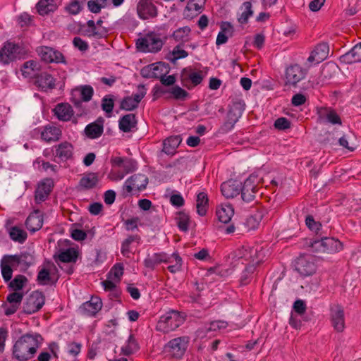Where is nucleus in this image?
<instances>
[{"label":"nucleus","instance_id":"obj_28","mask_svg":"<svg viewBox=\"0 0 361 361\" xmlns=\"http://www.w3.org/2000/svg\"><path fill=\"white\" fill-rule=\"evenodd\" d=\"M181 142L182 138L180 135H173L167 137L163 142V152L168 155H174Z\"/></svg>","mask_w":361,"mask_h":361},{"label":"nucleus","instance_id":"obj_21","mask_svg":"<svg viewBox=\"0 0 361 361\" xmlns=\"http://www.w3.org/2000/svg\"><path fill=\"white\" fill-rule=\"evenodd\" d=\"M56 80L47 72H42L35 77V84L42 91L55 87Z\"/></svg>","mask_w":361,"mask_h":361},{"label":"nucleus","instance_id":"obj_64","mask_svg":"<svg viewBox=\"0 0 361 361\" xmlns=\"http://www.w3.org/2000/svg\"><path fill=\"white\" fill-rule=\"evenodd\" d=\"M73 44L75 48L78 49L81 51H85L89 48L87 42L79 37H75L73 38Z\"/></svg>","mask_w":361,"mask_h":361},{"label":"nucleus","instance_id":"obj_37","mask_svg":"<svg viewBox=\"0 0 361 361\" xmlns=\"http://www.w3.org/2000/svg\"><path fill=\"white\" fill-rule=\"evenodd\" d=\"M208 197L204 192H200L197 195L196 207L197 214L203 216L206 215L208 209Z\"/></svg>","mask_w":361,"mask_h":361},{"label":"nucleus","instance_id":"obj_49","mask_svg":"<svg viewBox=\"0 0 361 361\" xmlns=\"http://www.w3.org/2000/svg\"><path fill=\"white\" fill-rule=\"evenodd\" d=\"M27 282V278L23 275H17L9 283V287L15 291L21 290Z\"/></svg>","mask_w":361,"mask_h":361},{"label":"nucleus","instance_id":"obj_51","mask_svg":"<svg viewBox=\"0 0 361 361\" xmlns=\"http://www.w3.org/2000/svg\"><path fill=\"white\" fill-rule=\"evenodd\" d=\"M305 224L310 231L315 232L316 234H318L322 228V224L319 221H316L312 215L306 216Z\"/></svg>","mask_w":361,"mask_h":361},{"label":"nucleus","instance_id":"obj_24","mask_svg":"<svg viewBox=\"0 0 361 361\" xmlns=\"http://www.w3.org/2000/svg\"><path fill=\"white\" fill-rule=\"evenodd\" d=\"M43 225V216L39 210H35L25 221L26 228L32 233L39 230Z\"/></svg>","mask_w":361,"mask_h":361},{"label":"nucleus","instance_id":"obj_60","mask_svg":"<svg viewBox=\"0 0 361 361\" xmlns=\"http://www.w3.org/2000/svg\"><path fill=\"white\" fill-rule=\"evenodd\" d=\"M102 283L104 290L112 292L116 298L118 297L119 291L113 281L110 280H105L102 281Z\"/></svg>","mask_w":361,"mask_h":361},{"label":"nucleus","instance_id":"obj_43","mask_svg":"<svg viewBox=\"0 0 361 361\" xmlns=\"http://www.w3.org/2000/svg\"><path fill=\"white\" fill-rule=\"evenodd\" d=\"M190 32V27L188 26H184L176 30L172 34V37L176 42H185L188 40V37Z\"/></svg>","mask_w":361,"mask_h":361},{"label":"nucleus","instance_id":"obj_14","mask_svg":"<svg viewBox=\"0 0 361 361\" xmlns=\"http://www.w3.org/2000/svg\"><path fill=\"white\" fill-rule=\"evenodd\" d=\"M20 47L18 44L6 42L0 49V61L4 64H8L14 61L20 54Z\"/></svg>","mask_w":361,"mask_h":361},{"label":"nucleus","instance_id":"obj_55","mask_svg":"<svg viewBox=\"0 0 361 361\" xmlns=\"http://www.w3.org/2000/svg\"><path fill=\"white\" fill-rule=\"evenodd\" d=\"M353 137V136L352 135H344L339 139V145L349 149L350 151H353L355 149V145L350 142L351 138Z\"/></svg>","mask_w":361,"mask_h":361},{"label":"nucleus","instance_id":"obj_47","mask_svg":"<svg viewBox=\"0 0 361 361\" xmlns=\"http://www.w3.org/2000/svg\"><path fill=\"white\" fill-rule=\"evenodd\" d=\"M85 32L90 37H93L99 39L104 36V33L97 28L96 24L92 20H89L87 22V28L85 30Z\"/></svg>","mask_w":361,"mask_h":361},{"label":"nucleus","instance_id":"obj_16","mask_svg":"<svg viewBox=\"0 0 361 361\" xmlns=\"http://www.w3.org/2000/svg\"><path fill=\"white\" fill-rule=\"evenodd\" d=\"M167 73L164 63H152L143 67L140 71L141 75L145 78H159Z\"/></svg>","mask_w":361,"mask_h":361},{"label":"nucleus","instance_id":"obj_41","mask_svg":"<svg viewBox=\"0 0 361 361\" xmlns=\"http://www.w3.org/2000/svg\"><path fill=\"white\" fill-rule=\"evenodd\" d=\"M78 255L76 250L71 247L61 251L58 255V259L61 262H75Z\"/></svg>","mask_w":361,"mask_h":361},{"label":"nucleus","instance_id":"obj_3","mask_svg":"<svg viewBox=\"0 0 361 361\" xmlns=\"http://www.w3.org/2000/svg\"><path fill=\"white\" fill-rule=\"evenodd\" d=\"M184 321L185 317L183 313L176 310H170L159 317L156 329L167 334L176 330L183 324Z\"/></svg>","mask_w":361,"mask_h":361},{"label":"nucleus","instance_id":"obj_61","mask_svg":"<svg viewBox=\"0 0 361 361\" xmlns=\"http://www.w3.org/2000/svg\"><path fill=\"white\" fill-rule=\"evenodd\" d=\"M123 270H124V267H123V264L116 263L111 268V269L109 272V274L114 275V279H117L118 281H120L121 277L123 274Z\"/></svg>","mask_w":361,"mask_h":361},{"label":"nucleus","instance_id":"obj_46","mask_svg":"<svg viewBox=\"0 0 361 361\" xmlns=\"http://www.w3.org/2000/svg\"><path fill=\"white\" fill-rule=\"evenodd\" d=\"M169 257H171L173 262L170 263L171 264L167 267V269L172 274L180 271L183 264L182 258L176 252L173 253Z\"/></svg>","mask_w":361,"mask_h":361},{"label":"nucleus","instance_id":"obj_26","mask_svg":"<svg viewBox=\"0 0 361 361\" xmlns=\"http://www.w3.org/2000/svg\"><path fill=\"white\" fill-rule=\"evenodd\" d=\"M102 307V300L99 297L92 296L89 301L81 306L83 312L89 316H94Z\"/></svg>","mask_w":361,"mask_h":361},{"label":"nucleus","instance_id":"obj_63","mask_svg":"<svg viewBox=\"0 0 361 361\" xmlns=\"http://www.w3.org/2000/svg\"><path fill=\"white\" fill-rule=\"evenodd\" d=\"M50 280V273L47 269H42L37 274V281L41 285H45Z\"/></svg>","mask_w":361,"mask_h":361},{"label":"nucleus","instance_id":"obj_12","mask_svg":"<svg viewBox=\"0 0 361 361\" xmlns=\"http://www.w3.org/2000/svg\"><path fill=\"white\" fill-rule=\"evenodd\" d=\"M146 93L145 86L140 85L137 87V92L132 94L131 96L126 97L121 100L120 108L126 111H133L137 109Z\"/></svg>","mask_w":361,"mask_h":361},{"label":"nucleus","instance_id":"obj_4","mask_svg":"<svg viewBox=\"0 0 361 361\" xmlns=\"http://www.w3.org/2000/svg\"><path fill=\"white\" fill-rule=\"evenodd\" d=\"M262 180L257 174L252 173L244 181L243 185L240 186L241 197L244 202H250L254 200L262 185Z\"/></svg>","mask_w":361,"mask_h":361},{"label":"nucleus","instance_id":"obj_62","mask_svg":"<svg viewBox=\"0 0 361 361\" xmlns=\"http://www.w3.org/2000/svg\"><path fill=\"white\" fill-rule=\"evenodd\" d=\"M101 4H102L98 0H90L87 4L89 11L93 13H99L102 8L106 7Z\"/></svg>","mask_w":361,"mask_h":361},{"label":"nucleus","instance_id":"obj_29","mask_svg":"<svg viewBox=\"0 0 361 361\" xmlns=\"http://www.w3.org/2000/svg\"><path fill=\"white\" fill-rule=\"evenodd\" d=\"M221 191L226 198H233L239 195L240 185L236 181L228 180L221 184Z\"/></svg>","mask_w":361,"mask_h":361},{"label":"nucleus","instance_id":"obj_48","mask_svg":"<svg viewBox=\"0 0 361 361\" xmlns=\"http://www.w3.org/2000/svg\"><path fill=\"white\" fill-rule=\"evenodd\" d=\"M241 8H243L244 11L242 12L240 16L238 18V22L240 24H246L248 21L249 18L252 16L253 14L251 2L245 1L242 5Z\"/></svg>","mask_w":361,"mask_h":361},{"label":"nucleus","instance_id":"obj_6","mask_svg":"<svg viewBox=\"0 0 361 361\" xmlns=\"http://www.w3.org/2000/svg\"><path fill=\"white\" fill-rule=\"evenodd\" d=\"M163 44L161 35L154 32L147 33L136 42L137 48L144 52H157L161 49Z\"/></svg>","mask_w":361,"mask_h":361},{"label":"nucleus","instance_id":"obj_59","mask_svg":"<svg viewBox=\"0 0 361 361\" xmlns=\"http://www.w3.org/2000/svg\"><path fill=\"white\" fill-rule=\"evenodd\" d=\"M274 126L278 130H286L290 128V122L285 117H280L275 121Z\"/></svg>","mask_w":361,"mask_h":361},{"label":"nucleus","instance_id":"obj_30","mask_svg":"<svg viewBox=\"0 0 361 361\" xmlns=\"http://www.w3.org/2000/svg\"><path fill=\"white\" fill-rule=\"evenodd\" d=\"M54 115L62 121H69L73 115L72 106L68 104L61 103L54 109Z\"/></svg>","mask_w":361,"mask_h":361},{"label":"nucleus","instance_id":"obj_57","mask_svg":"<svg viewBox=\"0 0 361 361\" xmlns=\"http://www.w3.org/2000/svg\"><path fill=\"white\" fill-rule=\"evenodd\" d=\"M23 298V294L22 293H19L15 291L12 293H10L7 295L6 300L10 304H15L17 305H20Z\"/></svg>","mask_w":361,"mask_h":361},{"label":"nucleus","instance_id":"obj_23","mask_svg":"<svg viewBox=\"0 0 361 361\" xmlns=\"http://www.w3.org/2000/svg\"><path fill=\"white\" fill-rule=\"evenodd\" d=\"M329 49V46L326 43L317 44L309 56L307 61L317 63L323 61L328 56Z\"/></svg>","mask_w":361,"mask_h":361},{"label":"nucleus","instance_id":"obj_20","mask_svg":"<svg viewBox=\"0 0 361 361\" xmlns=\"http://www.w3.org/2000/svg\"><path fill=\"white\" fill-rule=\"evenodd\" d=\"M318 118L322 123H329L333 125H341L342 121L335 110L331 108L322 107L318 110Z\"/></svg>","mask_w":361,"mask_h":361},{"label":"nucleus","instance_id":"obj_31","mask_svg":"<svg viewBox=\"0 0 361 361\" xmlns=\"http://www.w3.org/2000/svg\"><path fill=\"white\" fill-rule=\"evenodd\" d=\"M341 60L346 63H354L361 61V42L355 45L348 52L341 57Z\"/></svg>","mask_w":361,"mask_h":361},{"label":"nucleus","instance_id":"obj_50","mask_svg":"<svg viewBox=\"0 0 361 361\" xmlns=\"http://www.w3.org/2000/svg\"><path fill=\"white\" fill-rule=\"evenodd\" d=\"M37 68V63L33 60H30L23 63L21 67V71L25 77H30L32 72Z\"/></svg>","mask_w":361,"mask_h":361},{"label":"nucleus","instance_id":"obj_35","mask_svg":"<svg viewBox=\"0 0 361 361\" xmlns=\"http://www.w3.org/2000/svg\"><path fill=\"white\" fill-rule=\"evenodd\" d=\"M119 128L124 133H129L133 128L136 127V116L133 114H129L123 116L119 120Z\"/></svg>","mask_w":361,"mask_h":361},{"label":"nucleus","instance_id":"obj_22","mask_svg":"<svg viewBox=\"0 0 361 361\" xmlns=\"http://www.w3.org/2000/svg\"><path fill=\"white\" fill-rule=\"evenodd\" d=\"M54 155L61 161H65L72 158L73 147L68 142H62L59 145H54Z\"/></svg>","mask_w":361,"mask_h":361},{"label":"nucleus","instance_id":"obj_40","mask_svg":"<svg viewBox=\"0 0 361 361\" xmlns=\"http://www.w3.org/2000/svg\"><path fill=\"white\" fill-rule=\"evenodd\" d=\"M37 12L41 16L47 15L56 9L54 0H40L36 5Z\"/></svg>","mask_w":361,"mask_h":361},{"label":"nucleus","instance_id":"obj_17","mask_svg":"<svg viewBox=\"0 0 361 361\" xmlns=\"http://www.w3.org/2000/svg\"><path fill=\"white\" fill-rule=\"evenodd\" d=\"M295 270L302 276H310L316 271V266L310 257L300 256L295 263Z\"/></svg>","mask_w":361,"mask_h":361},{"label":"nucleus","instance_id":"obj_11","mask_svg":"<svg viewBox=\"0 0 361 361\" xmlns=\"http://www.w3.org/2000/svg\"><path fill=\"white\" fill-rule=\"evenodd\" d=\"M148 183L147 177L142 173H136L129 177L124 183L123 186V193L126 195L132 192L133 189L138 191L145 190Z\"/></svg>","mask_w":361,"mask_h":361},{"label":"nucleus","instance_id":"obj_8","mask_svg":"<svg viewBox=\"0 0 361 361\" xmlns=\"http://www.w3.org/2000/svg\"><path fill=\"white\" fill-rule=\"evenodd\" d=\"M204 78L201 71H195L192 67H187L183 69L180 73V82L183 86L191 90L200 85Z\"/></svg>","mask_w":361,"mask_h":361},{"label":"nucleus","instance_id":"obj_1","mask_svg":"<svg viewBox=\"0 0 361 361\" xmlns=\"http://www.w3.org/2000/svg\"><path fill=\"white\" fill-rule=\"evenodd\" d=\"M42 337L39 334H25L21 336L13 347V355L18 361L32 358L39 348Z\"/></svg>","mask_w":361,"mask_h":361},{"label":"nucleus","instance_id":"obj_33","mask_svg":"<svg viewBox=\"0 0 361 361\" xmlns=\"http://www.w3.org/2000/svg\"><path fill=\"white\" fill-rule=\"evenodd\" d=\"M205 2L206 0H190L185 9V16L192 18L197 16L203 9Z\"/></svg>","mask_w":361,"mask_h":361},{"label":"nucleus","instance_id":"obj_54","mask_svg":"<svg viewBox=\"0 0 361 361\" xmlns=\"http://www.w3.org/2000/svg\"><path fill=\"white\" fill-rule=\"evenodd\" d=\"M94 94V90L90 85H84L81 87L80 97L83 102H89Z\"/></svg>","mask_w":361,"mask_h":361},{"label":"nucleus","instance_id":"obj_56","mask_svg":"<svg viewBox=\"0 0 361 361\" xmlns=\"http://www.w3.org/2000/svg\"><path fill=\"white\" fill-rule=\"evenodd\" d=\"M123 171L128 174L134 172L137 169V162L133 159L126 157L123 164Z\"/></svg>","mask_w":361,"mask_h":361},{"label":"nucleus","instance_id":"obj_2","mask_svg":"<svg viewBox=\"0 0 361 361\" xmlns=\"http://www.w3.org/2000/svg\"><path fill=\"white\" fill-rule=\"evenodd\" d=\"M305 246L312 252L335 253L343 249V245L334 238H322L321 239L306 240Z\"/></svg>","mask_w":361,"mask_h":361},{"label":"nucleus","instance_id":"obj_7","mask_svg":"<svg viewBox=\"0 0 361 361\" xmlns=\"http://www.w3.org/2000/svg\"><path fill=\"white\" fill-rule=\"evenodd\" d=\"M307 72V69L299 64H290L285 71V85L295 87L300 81L305 78Z\"/></svg>","mask_w":361,"mask_h":361},{"label":"nucleus","instance_id":"obj_45","mask_svg":"<svg viewBox=\"0 0 361 361\" xmlns=\"http://www.w3.org/2000/svg\"><path fill=\"white\" fill-rule=\"evenodd\" d=\"M85 0H71L65 10L71 15H77L83 9Z\"/></svg>","mask_w":361,"mask_h":361},{"label":"nucleus","instance_id":"obj_25","mask_svg":"<svg viewBox=\"0 0 361 361\" xmlns=\"http://www.w3.org/2000/svg\"><path fill=\"white\" fill-rule=\"evenodd\" d=\"M104 120L99 118L96 121L88 124L85 128V135L90 139L99 137L104 132Z\"/></svg>","mask_w":361,"mask_h":361},{"label":"nucleus","instance_id":"obj_19","mask_svg":"<svg viewBox=\"0 0 361 361\" xmlns=\"http://www.w3.org/2000/svg\"><path fill=\"white\" fill-rule=\"evenodd\" d=\"M171 257L165 252L147 255L143 261L144 266L151 270H154L161 263H172Z\"/></svg>","mask_w":361,"mask_h":361},{"label":"nucleus","instance_id":"obj_10","mask_svg":"<svg viewBox=\"0 0 361 361\" xmlns=\"http://www.w3.org/2000/svg\"><path fill=\"white\" fill-rule=\"evenodd\" d=\"M136 10L138 17L144 20L155 18L159 14L158 8L152 0H139Z\"/></svg>","mask_w":361,"mask_h":361},{"label":"nucleus","instance_id":"obj_27","mask_svg":"<svg viewBox=\"0 0 361 361\" xmlns=\"http://www.w3.org/2000/svg\"><path fill=\"white\" fill-rule=\"evenodd\" d=\"M61 136L60 128L53 125L45 126L41 131V138L47 142L57 141Z\"/></svg>","mask_w":361,"mask_h":361},{"label":"nucleus","instance_id":"obj_53","mask_svg":"<svg viewBox=\"0 0 361 361\" xmlns=\"http://www.w3.org/2000/svg\"><path fill=\"white\" fill-rule=\"evenodd\" d=\"M114 101L110 95L105 96L102 100V109L107 114H111L114 109Z\"/></svg>","mask_w":361,"mask_h":361},{"label":"nucleus","instance_id":"obj_5","mask_svg":"<svg viewBox=\"0 0 361 361\" xmlns=\"http://www.w3.org/2000/svg\"><path fill=\"white\" fill-rule=\"evenodd\" d=\"M190 343L187 336H180L170 340L164 346V351L172 358L180 359L185 355Z\"/></svg>","mask_w":361,"mask_h":361},{"label":"nucleus","instance_id":"obj_18","mask_svg":"<svg viewBox=\"0 0 361 361\" xmlns=\"http://www.w3.org/2000/svg\"><path fill=\"white\" fill-rule=\"evenodd\" d=\"M54 187V182L51 178H46L37 184L35 192V201L37 204L44 202Z\"/></svg>","mask_w":361,"mask_h":361},{"label":"nucleus","instance_id":"obj_52","mask_svg":"<svg viewBox=\"0 0 361 361\" xmlns=\"http://www.w3.org/2000/svg\"><path fill=\"white\" fill-rule=\"evenodd\" d=\"M170 93L173 95V97L175 99L184 100L189 95V94L187 91L182 89L180 87H179L178 85L173 87L170 90Z\"/></svg>","mask_w":361,"mask_h":361},{"label":"nucleus","instance_id":"obj_44","mask_svg":"<svg viewBox=\"0 0 361 361\" xmlns=\"http://www.w3.org/2000/svg\"><path fill=\"white\" fill-rule=\"evenodd\" d=\"M176 221L178 228L183 232L188 231L190 223L189 215L184 212H179L176 214Z\"/></svg>","mask_w":361,"mask_h":361},{"label":"nucleus","instance_id":"obj_9","mask_svg":"<svg viewBox=\"0 0 361 361\" xmlns=\"http://www.w3.org/2000/svg\"><path fill=\"white\" fill-rule=\"evenodd\" d=\"M45 296L42 292L33 291L26 299L23 304V312L27 314H32L39 311L44 305Z\"/></svg>","mask_w":361,"mask_h":361},{"label":"nucleus","instance_id":"obj_34","mask_svg":"<svg viewBox=\"0 0 361 361\" xmlns=\"http://www.w3.org/2000/svg\"><path fill=\"white\" fill-rule=\"evenodd\" d=\"M216 214L219 221L228 224L234 214V209L231 204H223L217 207Z\"/></svg>","mask_w":361,"mask_h":361},{"label":"nucleus","instance_id":"obj_15","mask_svg":"<svg viewBox=\"0 0 361 361\" xmlns=\"http://www.w3.org/2000/svg\"><path fill=\"white\" fill-rule=\"evenodd\" d=\"M330 317L333 327L338 332H342L345 328L344 310L341 305H334L330 308Z\"/></svg>","mask_w":361,"mask_h":361},{"label":"nucleus","instance_id":"obj_38","mask_svg":"<svg viewBox=\"0 0 361 361\" xmlns=\"http://www.w3.org/2000/svg\"><path fill=\"white\" fill-rule=\"evenodd\" d=\"M140 348L139 344L133 334H130L126 342V344L121 348V353L126 355L129 356L136 353Z\"/></svg>","mask_w":361,"mask_h":361},{"label":"nucleus","instance_id":"obj_58","mask_svg":"<svg viewBox=\"0 0 361 361\" xmlns=\"http://www.w3.org/2000/svg\"><path fill=\"white\" fill-rule=\"evenodd\" d=\"M241 114L242 110L234 106V107L228 111L227 114V118L235 124L238 121V118L241 116Z\"/></svg>","mask_w":361,"mask_h":361},{"label":"nucleus","instance_id":"obj_32","mask_svg":"<svg viewBox=\"0 0 361 361\" xmlns=\"http://www.w3.org/2000/svg\"><path fill=\"white\" fill-rule=\"evenodd\" d=\"M10 255H4L1 260V274L5 281H9L13 276L12 267H17L15 263L9 259Z\"/></svg>","mask_w":361,"mask_h":361},{"label":"nucleus","instance_id":"obj_42","mask_svg":"<svg viewBox=\"0 0 361 361\" xmlns=\"http://www.w3.org/2000/svg\"><path fill=\"white\" fill-rule=\"evenodd\" d=\"M9 236L13 241L23 243L27 238V234L23 229L18 226H13L10 229Z\"/></svg>","mask_w":361,"mask_h":361},{"label":"nucleus","instance_id":"obj_13","mask_svg":"<svg viewBox=\"0 0 361 361\" xmlns=\"http://www.w3.org/2000/svg\"><path fill=\"white\" fill-rule=\"evenodd\" d=\"M37 52L42 60L46 63H66L63 54L49 47H40L37 49Z\"/></svg>","mask_w":361,"mask_h":361},{"label":"nucleus","instance_id":"obj_36","mask_svg":"<svg viewBox=\"0 0 361 361\" xmlns=\"http://www.w3.org/2000/svg\"><path fill=\"white\" fill-rule=\"evenodd\" d=\"M8 258L15 263L16 267L23 264L25 268L33 264L35 262L33 255L26 252H21L20 255H10Z\"/></svg>","mask_w":361,"mask_h":361},{"label":"nucleus","instance_id":"obj_39","mask_svg":"<svg viewBox=\"0 0 361 361\" xmlns=\"http://www.w3.org/2000/svg\"><path fill=\"white\" fill-rule=\"evenodd\" d=\"M98 180L97 173H89L80 180L79 185L82 188L89 190L95 187Z\"/></svg>","mask_w":361,"mask_h":361}]
</instances>
